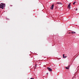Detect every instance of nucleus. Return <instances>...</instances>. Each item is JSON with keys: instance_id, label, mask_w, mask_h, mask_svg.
<instances>
[{"instance_id": "obj_3", "label": "nucleus", "mask_w": 79, "mask_h": 79, "mask_svg": "<svg viewBox=\"0 0 79 79\" xmlns=\"http://www.w3.org/2000/svg\"><path fill=\"white\" fill-rule=\"evenodd\" d=\"M48 69L49 71H52V69L49 67H48Z\"/></svg>"}, {"instance_id": "obj_13", "label": "nucleus", "mask_w": 79, "mask_h": 79, "mask_svg": "<svg viewBox=\"0 0 79 79\" xmlns=\"http://www.w3.org/2000/svg\"><path fill=\"white\" fill-rule=\"evenodd\" d=\"M64 54H63V57H64Z\"/></svg>"}, {"instance_id": "obj_4", "label": "nucleus", "mask_w": 79, "mask_h": 79, "mask_svg": "<svg viewBox=\"0 0 79 79\" xmlns=\"http://www.w3.org/2000/svg\"><path fill=\"white\" fill-rule=\"evenodd\" d=\"M70 4H71L70 3L69 4L68 6L67 7L69 8V9H70L71 7H70Z\"/></svg>"}, {"instance_id": "obj_8", "label": "nucleus", "mask_w": 79, "mask_h": 79, "mask_svg": "<svg viewBox=\"0 0 79 79\" xmlns=\"http://www.w3.org/2000/svg\"><path fill=\"white\" fill-rule=\"evenodd\" d=\"M66 57H67V56H64L63 57V58H66Z\"/></svg>"}, {"instance_id": "obj_6", "label": "nucleus", "mask_w": 79, "mask_h": 79, "mask_svg": "<svg viewBox=\"0 0 79 79\" xmlns=\"http://www.w3.org/2000/svg\"><path fill=\"white\" fill-rule=\"evenodd\" d=\"M69 65L68 67H65V69H69Z\"/></svg>"}, {"instance_id": "obj_12", "label": "nucleus", "mask_w": 79, "mask_h": 79, "mask_svg": "<svg viewBox=\"0 0 79 79\" xmlns=\"http://www.w3.org/2000/svg\"><path fill=\"white\" fill-rule=\"evenodd\" d=\"M31 79H34V78H31Z\"/></svg>"}, {"instance_id": "obj_11", "label": "nucleus", "mask_w": 79, "mask_h": 79, "mask_svg": "<svg viewBox=\"0 0 79 79\" xmlns=\"http://www.w3.org/2000/svg\"><path fill=\"white\" fill-rule=\"evenodd\" d=\"M77 10L78 9L77 8H76V9H75V10H76V11H77Z\"/></svg>"}, {"instance_id": "obj_7", "label": "nucleus", "mask_w": 79, "mask_h": 79, "mask_svg": "<svg viewBox=\"0 0 79 79\" xmlns=\"http://www.w3.org/2000/svg\"><path fill=\"white\" fill-rule=\"evenodd\" d=\"M71 33H73V34H74V33L76 34V32L73 31V32H71Z\"/></svg>"}, {"instance_id": "obj_2", "label": "nucleus", "mask_w": 79, "mask_h": 79, "mask_svg": "<svg viewBox=\"0 0 79 79\" xmlns=\"http://www.w3.org/2000/svg\"><path fill=\"white\" fill-rule=\"evenodd\" d=\"M54 5L53 4L51 6V7H50V9L51 10H53L54 8Z\"/></svg>"}, {"instance_id": "obj_1", "label": "nucleus", "mask_w": 79, "mask_h": 79, "mask_svg": "<svg viewBox=\"0 0 79 79\" xmlns=\"http://www.w3.org/2000/svg\"><path fill=\"white\" fill-rule=\"evenodd\" d=\"M5 7V5L3 3H1L0 4V8H2V9H3Z\"/></svg>"}, {"instance_id": "obj_10", "label": "nucleus", "mask_w": 79, "mask_h": 79, "mask_svg": "<svg viewBox=\"0 0 79 79\" xmlns=\"http://www.w3.org/2000/svg\"><path fill=\"white\" fill-rule=\"evenodd\" d=\"M76 3V2H74L73 3V4L74 5Z\"/></svg>"}, {"instance_id": "obj_5", "label": "nucleus", "mask_w": 79, "mask_h": 79, "mask_svg": "<svg viewBox=\"0 0 79 79\" xmlns=\"http://www.w3.org/2000/svg\"><path fill=\"white\" fill-rule=\"evenodd\" d=\"M56 4H58V5H62V4H61V3H60L59 2H57L56 3Z\"/></svg>"}, {"instance_id": "obj_15", "label": "nucleus", "mask_w": 79, "mask_h": 79, "mask_svg": "<svg viewBox=\"0 0 79 79\" xmlns=\"http://www.w3.org/2000/svg\"><path fill=\"white\" fill-rule=\"evenodd\" d=\"M69 34H70V32H69Z\"/></svg>"}, {"instance_id": "obj_9", "label": "nucleus", "mask_w": 79, "mask_h": 79, "mask_svg": "<svg viewBox=\"0 0 79 79\" xmlns=\"http://www.w3.org/2000/svg\"><path fill=\"white\" fill-rule=\"evenodd\" d=\"M37 67V65L36 64L35 65V68H36V67Z\"/></svg>"}, {"instance_id": "obj_14", "label": "nucleus", "mask_w": 79, "mask_h": 79, "mask_svg": "<svg viewBox=\"0 0 79 79\" xmlns=\"http://www.w3.org/2000/svg\"><path fill=\"white\" fill-rule=\"evenodd\" d=\"M55 8H56V9L57 7H56Z\"/></svg>"}]
</instances>
